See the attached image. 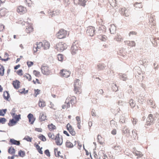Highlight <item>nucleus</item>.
I'll return each instance as SVG.
<instances>
[{"mask_svg":"<svg viewBox=\"0 0 159 159\" xmlns=\"http://www.w3.org/2000/svg\"><path fill=\"white\" fill-rule=\"evenodd\" d=\"M48 136L49 138L52 139H54L55 138V136L52 133H49L48 134Z\"/></svg>","mask_w":159,"mask_h":159,"instance_id":"nucleus-48","label":"nucleus"},{"mask_svg":"<svg viewBox=\"0 0 159 159\" xmlns=\"http://www.w3.org/2000/svg\"><path fill=\"white\" fill-rule=\"evenodd\" d=\"M42 47V42H37L35 45H34L33 47V51L34 53L38 51H39L40 49Z\"/></svg>","mask_w":159,"mask_h":159,"instance_id":"nucleus-13","label":"nucleus"},{"mask_svg":"<svg viewBox=\"0 0 159 159\" xmlns=\"http://www.w3.org/2000/svg\"><path fill=\"white\" fill-rule=\"evenodd\" d=\"M13 119H15V120L17 122H18L20 119H21L20 115V114L18 115H16L14 116H13Z\"/></svg>","mask_w":159,"mask_h":159,"instance_id":"nucleus-40","label":"nucleus"},{"mask_svg":"<svg viewBox=\"0 0 159 159\" xmlns=\"http://www.w3.org/2000/svg\"><path fill=\"white\" fill-rule=\"evenodd\" d=\"M18 155L20 157H23L25 155V152L23 151L20 150L18 152Z\"/></svg>","mask_w":159,"mask_h":159,"instance_id":"nucleus-46","label":"nucleus"},{"mask_svg":"<svg viewBox=\"0 0 159 159\" xmlns=\"http://www.w3.org/2000/svg\"><path fill=\"white\" fill-rule=\"evenodd\" d=\"M70 3V0H64V4L65 6H67Z\"/></svg>","mask_w":159,"mask_h":159,"instance_id":"nucleus-59","label":"nucleus"},{"mask_svg":"<svg viewBox=\"0 0 159 159\" xmlns=\"http://www.w3.org/2000/svg\"><path fill=\"white\" fill-rule=\"evenodd\" d=\"M35 147L38 150V152L41 154H43V151H42V148H40V146L38 144L35 146Z\"/></svg>","mask_w":159,"mask_h":159,"instance_id":"nucleus-38","label":"nucleus"},{"mask_svg":"<svg viewBox=\"0 0 159 159\" xmlns=\"http://www.w3.org/2000/svg\"><path fill=\"white\" fill-rule=\"evenodd\" d=\"M3 95L4 98L6 100H8V98L10 97V95L8 92L7 91L4 92Z\"/></svg>","mask_w":159,"mask_h":159,"instance_id":"nucleus-33","label":"nucleus"},{"mask_svg":"<svg viewBox=\"0 0 159 159\" xmlns=\"http://www.w3.org/2000/svg\"><path fill=\"white\" fill-rule=\"evenodd\" d=\"M78 44H73L71 48V53L73 54H75L78 52V50L79 49V47H78Z\"/></svg>","mask_w":159,"mask_h":159,"instance_id":"nucleus-16","label":"nucleus"},{"mask_svg":"<svg viewBox=\"0 0 159 159\" xmlns=\"http://www.w3.org/2000/svg\"><path fill=\"white\" fill-rule=\"evenodd\" d=\"M154 17V16H151L149 19L150 24H151L152 25H155V23L154 22L155 20Z\"/></svg>","mask_w":159,"mask_h":159,"instance_id":"nucleus-30","label":"nucleus"},{"mask_svg":"<svg viewBox=\"0 0 159 159\" xmlns=\"http://www.w3.org/2000/svg\"><path fill=\"white\" fill-rule=\"evenodd\" d=\"M4 68L3 66H2L0 68V75L3 76L4 75Z\"/></svg>","mask_w":159,"mask_h":159,"instance_id":"nucleus-45","label":"nucleus"},{"mask_svg":"<svg viewBox=\"0 0 159 159\" xmlns=\"http://www.w3.org/2000/svg\"><path fill=\"white\" fill-rule=\"evenodd\" d=\"M129 103L130 106L132 108H133L135 106L136 104L133 99H131L129 101Z\"/></svg>","mask_w":159,"mask_h":159,"instance_id":"nucleus-41","label":"nucleus"},{"mask_svg":"<svg viewBox=\"0 0 159 159\" xmlns=\"http://www.w3.org/2000/svg\"><path fill=\"white\" fill-rule=\"evenodd\" d=\"M25 2L29 7H32L33 5V3L31 0H25Z\"/></svg>","mask_w":159,"mask_h":159,"instance_id":"nucleus-29","label":"nucleus"},{"mask_svg":"<svg viewBox=\"0 0 159 159\" xmlns=\"http://www.w3.org/2000/svg\"><path fill=\"white\" fill-rule=\"evenodd\" d=\"M24 77L29 81H30L31 80V77L29 74H25L24 75Z\"/></svg>","mask_w":159,"mask_h":159,"instance_id":"nucleus-43","label":"nucleus"},{"mask_svg":"<svg viewBox=\"0 0 159 159\" xmlns=\"http://www.w3.org/2000/svg\"><path fill=\"white\" fill-rule=\"evenodd\" d=\"M48 128L49 131H53L57 129L56 126L52 123L49 124L48 125Z\"/></svg>","mask_w":159,"mask_h":159,"instance_id":"nucleus-24","label":"nucleus"},{"mask_svg":"<svg viewBox=\"0 0 159 159\" xmlns=\"http://www.w3.org/2000/svg\"><path fill=\"white\" fill-rule=\"evenodd\" d=\"M39 106L41 108H43L46 105V102L43 99L40 98L38 102Z\"/></svg>","mask_w":159,"mask_h":159,"instance_id":"nucleus-18","label":"nucleus"},{"mask_svg":"<svg viewBox=\"0 0 159 159\" xmlns=\"http://www.w3.org/2000/svg\"><path fill=\"white\" fill-rule=\"evenodd\" d=\"M60 13V10H57L55 11L49 9L48 10L47 13L50 18L58 15Z\"/></svg>","mask_w":159,"mask_h":159,"instance_id":"nucleus-3","label":"nucleus"},{"mask_svg":"<svg viewBox=\"0 0 159 159\" xmlns=\"http://www.w3.org/2000/svg\"><path fill=\"white\" fill-rule=\"evenodd\" d=\"M8 152L11 154H13L15 152V149L12 147H11L8 150Z\"/></svg>","mask_w":159,"mask_h":159,"instance_id":"nucleus-36","label":"nucleus"},{"mask_svg":"<svg viewBox=\"0 0 159 159\" xmlns=\"http://www.w3.org/2000/svg\"><path fill=\"white\" fill-rule=\"evenodd\" d=\"M12 85L15 89H18L20 87V82L19 81L16 80L13 81Z\"/></svg>","mask_w":159,"mask_h":159,"instance_id":"nucleus-22","label":"nucleus"},{"mask_svg":"<svg viewBox=\"0 0 159 159\" xmlns=\"http://www.w3.org/2000/svg\"><path fill=\"white\" fill-rule=\"evenodd\" d=\"M6 109L0 110V116H4L6 113Z\"/></svg>","mask_w":159,"mask_h":159,"instance_id":"nucleus-53","label":"nucleus"},{"mask_svg":"<svg viewBox=\"0 0 159 159\" xmlns=\"http://www.w3.org/2000/svg\"><path fill=\"white\" fill-rule=\"evenodd\" d=\"M17 122L15 120V119H12L9 120L8 123V125L10 126H12L15 125Z\"/></svg>","mask_w":159,"mask_h":159,"instance_id":"nucleus-26","label":"nucleus"},{"mask_svg":"<svg viewBox=\"0 0 159 159\" xmlns=\"http://www.w3.org/2000/svg\"><path fill=\"white\" fill-rule=\"evenodd\" d=\"M27 64L28 67H30L33 65V62L32 61H28L27 62Z\"/></svg>","mask_w":159,"mask_h":159,"instance_id":"nucleus-63","label":"nucleus"},{"mask_svg":"<svg viewBox=\"0 0 159 159\" xmlns=\"http://www.w3.org/2000/svg\"><path fill=\"white\" fill-rule=\"evenodd\" d=\"M137 34V33L135 31H132L129 32V36L132 35H136Z\"/></svg>","mask_w":159,"mask_h":159,"instance_id":"nucleus-56","label":"nucleus"},{"mask_svg":"<svg viewBox=\"0 0 159 159\" xmlns=\"http://www.w3.org/2000/svg\"><path fill=\"white\" fill-rule=\"evenodd\" d=\"M135 43L134 41H129V46L130 47H134L135 46Z\"/></svg>","mask_w":159,"mask_h":159,"instance_id":"nucleus-55","label":"nucleus"},{"mask_svg":"<svg viewBox=\"0 0 159 159\" xmlns=\"http://www.w3.org/2000/svg\"><path fill=\"white\" fill-rule=\"evenodd\" d=\"M42 73L44 75H49L51 73V70L48 66H43L41 68Z\"/></svg>","mask_w":159,"mask_h":159,"instance_id":"nucleus-4","label":"nucleus"},{"mask_svg":"<svg viewBox=\"0 0 159 159\" xmlns=\"http://www.w3.org/2000/svg\"><path fill=\"white\" fill-rule=\"evenodd\" d=\"M134 6L137 9L142 8L143 7L141 3L136 2L134 4Z\"/></svg>","mask_w":159,"mask_h":159,"instance_id":"nucleus-27","label":"nucleus"},{"mask_svg":"<svg viewBox=\"0 0 159 159\" xmlns=\"http://www.w3.org/2000/svg\"><path fill=\"white\" fill-rule=\"evenodd\" d=\"M98 142L100 143H102L103 141V139L102 138L101 135H98Z\"/></svg>","mask_w":159,"mask_h":159,"instance_id":"nucleus-49","label":"nucleus"},{"mask_svg":"<svg viewBox=\"0 0 159 159\" xmlns=\"http://www.w3.org/2000/svg\"><path fill=\"white\" fill-rule=\"evenodd\" d=\"M42 47L44 49H47L49 48L50 44L46 40H44L42 42Z\"/></svg>","mask_w":159,"mask_h":159,"instance_id":"nucleus-20","label":"nucleus"},{"mask_svg":"<svg viewBox=\"0 0 159 159\" xmlns=\"http://www.w3.org/2000/svg\"><path fill=\"white\" fill-rule=\"evenodd\" d=\"M115 39L117 41H120L122 39L121 36L120 35H117V36L115 38Z\"/></svg>","mask_w":159,"mask_h":159,"instance_id":"nucleus-54","label":"nucleus"},{"mask_svg":"<svg viewBox=\"0 0 159 159\" xmlns=\"http://www.w3.org/2000/svg\"><path fill=\"white\" fill-rule=\"evenodd\" d=\"M33 82L34 84H41L42 83V82L41 81L37 79H36L35 80H33Z\"/></svg>","mask_w":159,"mask_h":159,"instance_id":"nucleus-57","label":"nucleus"},{"mask_svg":"<svg viewBox=\"0 0 159 159\" xmlns=\"http://www.w3.org/2000/svg\"><path fill=\"white\" fill-rule=\"evenodd\" d=\"M67 35V32L63 29H61L56 34L57 37L59 39H62L66 38Z\"/></svg>","mask_w":159,"mask_h":159,"instance_id":"nucleus-1","label":"nucleus"},{"mask_svg":"<svg viewBox=\"0 0 159 159\" xmlns=\"http://www.w3.org/2000/svg\"><path fill=\"white\" fill-rule=\"evenodd\" d=\"M38 138L42 141H45L46 140V139L45 137L43 135H39L38 136Z\"/></svg>","mask_w":159,"mask_h":159,"instance_id":"nucleus-50","label":"nucleus"},{"mask_svg":"<svg viewBox=\"0 0 159 159\" xmlns=\"http://www.w3.org/2000/svg\"><path fill=\"white\" fill-rule=\"evenodd\" d=\"M120 12L121 15L126 17H128L130 15L129 9L125 7L120 8Z\"/></svg>","mask_w":159,"mask_h":159,"instance_id":"nucleus-8","label":"nucleus"},{"mask_svg":"<svg viewBox=\"0 0 159 159\" xmlns=\"http://www.w3.org/2000/svg\"><path fill=\"white\" fill-rule=\"evenodd\" d=\"M80 81V80L79 79H76L74 82V87H76L79 85V82Z\"/></svg>","mask_w":159,"mask_h":159,"instance_id":"nucleus-51","label":"nucleus"},{"mask_svg":"<svg viewBox=\"0 0 159 159\" xmlns=\"http://www.w3.org/2000/svg\"><path fill=\"white\" fill-rule=\"evenodd\" d=\"M98 37L102 41H105L107 39V37L105 35H98Z\"/></svg>","mask_w":159,"mask_h":159,"instance_id":"nucleus-32","label":"nucleus"},{"mask_svg":"<svg viewBox=\"0 0 159 159\" xmlns=\"http://www.w3.org/2000/svg\"><path fill=\"white\" fill-rule=\"evenodd\" d=\"M34 31V28L33 24L29 23L26 27L25 31L28 34H30Z\"/></svg>","mask_w":159,"mask_h":159,"instance_id":"nucleus-14","label":"nucleus"},{"mask_svg":"<svg viewBox=\"0 0 159 159\" xmlns=\"http://www.w3.org/2000/svg\"><path fill=\"white\" fill-rule=\"evenodd\" d=\"M16 11L19 14L23 15L27 12V9L24 6L20 5L17 7Z\"/></svg>","mask_w":159,"mask_h":159,"instance_id":"nucleus-5","label":"nucleus"},{"mask_svg":"<svg viewBox=\"0 0 159 159\" xmlns=\"http://www.w3.org/2000/svg\"><path fill=\"white\" fill-rule=\"evenodd\" d=\"M148 104L149 105H154L153 107L155 108V104L154 103L153 100L152 99H150L148 100L147 102Z\"/></svg>","mask_w":159,"mask_h":159,"instance_id":"nucleus-35","label":"nucleus"},{"mask_svg":"<svg viewBox=\"0 0 159 159\" xmlns=\"http://www.w3.org/2000/svg\"><path fill=\"white\" fill-rule=\"evenodd\" d=\"M27 117L29 119V121L30 123L31 124H33L35 120V119L33 115L31 113H30L28 115Z\"/></svg>","mask_w":159,"mask_h":159,"instance_id":"nucleus-19","label":"nucleus"},{"mask_svg":"<svg viewBox=\"0 0 159 159\" xmlns=\"http://www.w3.org/2000/svg\"><path fill=\"white\" fill-rule=\"evenodd\" d=\"M66 48V45L65 43L60 42L57 44L56 49L58 51L62 52Z\"/></svg>","mask_w":159,"mask_h":159,"instance_id":"nucleus-2","label":"nucleus"},{"mask_svg":"<svg viewBox=\"0 0 159 159\" xmlns=\"http://www.w3.org/2000/svg\"><path fill=\"white\" fill-rule=\"evenodd\" d=\"M34 94L35 97H36L40 93V90L39 89H35L34 90Z\"/></svg>","mask_w":159,"mask_h":159,"instance_id":"nucleus-42","label":"nucleus"},{"mask_svg":"<svg viewBox=\"0 0 159 159\" xmlns=\"http://www.w3.org/2000/svg\"><path fill=\"white\" fill-rule=\"evenodd\" d=\"M6 121V119L4 118H0V123L4 124Z\"/></svg>","mask_w":159,"mask_h":159,"instance_id":"nucleus-58","label":"nucleus"},{"mask_svg":"<svg viewBox=\"0 0 159 159\" xmlns=\"http://www.w3.org/2000/svg\"><path fill=\"white\" fill-rule=\"evenodd\" d=\"M95 27L92 26H89L87 28L86 33L88 35L93 36L95 34Z\"/></svg>","mask_w":159,"mask_h":159,"instance_id":"nucleus-7","label":"nucleus"},{"mask_svg":"<svg viewBox=\"0 0 159 159\" xmlns=\"http://www.w3.org/2000/svg\"><path fill=\"white\" fill-rule=\"evenodd\" d=\"M7 13V10L5 9H2L0 10V16H4Z\"/></svg>","mask_w":159,"mask_h":159,"instance_id":"nucleus-31","label":"nucleus"},{"mask_svg":"<svg viewBox=\"0 0 159 159\" xmlns=\"http://www.w3.org/2000/svg\"><path fill=\"white\" fill-rule=\"evenodd\" d=\"M74 90L75 93L77 94H80L82 93V89L81 88L78 86L74 87Z\"/></svg>","mask_w":159,"mask_h":159,"instance_id":"nucleus-23","label":"nucleus"},{"mask_svg":"<svg viewBox=\"0 0 159 159\" xmlns=\"http://www.w3.org/2000/svg\"><path fill=\"white\" fill-rule=\"evenodd\" d=\"M154 120L153 115L151 114H149L145 125L148 126L152 125L154 123Z\"/></svg>","mask_w":159,"mask_h":159,"instance_id":"nucleus-10","label":"nucleus"},{"mask_svg":"<svg viewBox=\"0 0 159 159\" xmlns=\"http://www.w3.org/2000/svg\"><path fill=\"white\" fill-rule=\"evenodd\" d=\"M54 140L57 145L60 146L62 145L63 143V139L61 136H60L59 134L56 135Z\"/></svg>","mask_w":159,"mask_h":159,"instance_id":"nucleus-6","label":"nucleus"},{"mask_svg":"<svg viewBox=\"0 0 159 159\" xmlns=\"http://www.w3.org/2000/svg\"><path fill=\"white\" fill-rule=\"evenodd\" d=\"M74 3L76 4L80 5L83 6H85L86 0H74Z\"/></svg>","mask_w":159,"mask_h":159,"instance_id":"nucleus-17","label":"nucleus"},{"mask_svg":"<svg viewBox=\"0 0 159 159\" xmlns=\"http://www.w3.org/2000/svg\"><path fill=\"white\" fill-rule=\"evenodd\" d=\"M110 125L111 127H113L114 126H116V122L113 120H111L110 121Z\"/></svg>","mask_w":159,"mask_h":159,"instance_id":"nucleus-61","label":"nucleus"},{"mask_svg":"<svg viewBox=\"0 0 159 159\" xmlns=\"http://www.w3.org/2000/svg\"><path fill=\"white\" fill-rule=\"evenodd\" d=\"M16 73L20 76H22L23 75V70L22 69H19V70L15 71Z\"/></svg>","mask_w":159,"mask_h":159,"instance_id":"nucleus-37","label":"nucleus"},{"mask_svg":"<svg viewBox=\"0 0 159 159\" xmlns=\"http://www.w3.org/2000/svg\"><path fill=\"white\" fill-rule=\"evenodd\" d=\"M44 153L48 157L50 156V153L48 150L47 149L45 150L44 151Z\"/></svg>","mask_w":159,"mask_h":159,"instance_id":"nucleus-60","label":"nucleus"},{"mask_svg":"<svg viewBox=\"0 0 159 159\" xmlns=\"http://www.w3.org/2000/svg\"><path fill=\"white\" fill-rule=\"evenodd\" d=\"M66 128L67 129L69 132L70 133L72 136H75L76 135V132L74 128L72 126L69 124L68 123L66 126Z\"/></svg>","mask_w":159,"mask_h":159,"instance_id":"nucleus-11","label":"nucleus"},{"mask_svg":"<svg viewBox=\"0 0 159 159\" xmlns=\"http://www.w3.org/2000/svg\"><path fill=\"white\" fill-rule=\"evenodd\" d=\"M66 147L68 148H72L73 147V144L69 141L67 140L66 143Z\"/></svg>","mask_w":159,"mask_h":159,"instance_id":"nucleus-28","label":"nucleus"},{"mask_svg":"<svg viewBox=\"0 0 159 159\" xmlns=\"http://www.w3.org/2000/svg\"><path fill=\"white\" fill-rule=\"evenodd\" d=\"M10 142L11 144H14L17 145H19L20 144V142L19 141H17L14 139H11L10 140Z\"/></svg>","mask_w":159,"mask_h":159,"instance_id":"nucleus-25","label":"nucleus"},{"mask_svg":"<svg viewBox=\"0 0 159 159\" xmlns=\"http://www.w3.org/2000/svg\"><path fill=\"white\" fill-rule=\"evenodd\" d=\"M66 99V102H69L72 106L75 105L76 102V98L75 96L68 97Z\"/></svg>","mask_w":159,"mask_h":159,"instance_id":"nucleus-12","label":"nucleus"},{"mask_svg":"<svg viewBox=\"0 0 159 159\" xmlns=\"http://www.w3.org/2000/svg\"><path fill=\"white\" fill-rule=\"evenodd\" d=\"M133 152L136 156H137V158L141 157L143 156V154L141 152L138 151L135 149H134Z\"/></svg>","mask_w":159,"mask_h":159,"instance_id":"nucleus-21","label":"nucleus"},{"mask_svg":"<svg viewBox=\"0 0 159 159\" xmlns=\"http://www.w3.org/2000/svg\"><path fill=\"white\" fill-rule=\"evenodd\" d=\"M116 29V28L115 26L113 25H111V27L109 29L111 33H113L115 31Z\"/></svg>","mask_w":159,"mask_h":159,"instance_id":"nucleus-39","label":"nucleus"},{"mask_svg":"<svg viewBox=\"0 0 159 159\" xmlns=\"http://www.w3.org/2000/svg\"><path fill=\"white\" fill-rule=\"evenodd\" d=\"M15 111H16L15 108H13V109L12 110V112L11 113V114L12 116H13L15 115Z\"/></svg>","mask_w":159,"mask_h":159,"instance_id":"nucleus-64","label":"nucleus"},{"mask_svg":"<svg viewBox=\"0 0 159 159\" xmlns=\"http://www.w3.org/2000/svg\"><path fill=\"white\" fill-rule=\"evenodd\" d=\"M39 120L41 122L47 120V116L44 112H42L40 113Z\"/></svg>","mask_w":159,"mask_h":159,"instance_id":"nucleus-15","label":"nucleus"},{"mask_svg":"<svg viewBox=\"0 0 159 159\" xmlns=\"http://www.w3.org/2000/svg\"><path fill=\"white\" fill-rule=\"evenodd\" d=\"M33 73L36 76L39 77L40 76V72L36 70H34Z\"/></svg>","mask_w":159,"mask_h":159,"instance_id":"nucleus-47","label":"nucleus"},{"mask_svg":"<svg viewBox=\"0 0 159 159\" xmlns=\"http://www.w3.org/2000/svg\"><path fill=\"white\" fill-rule=\"evenodd\" d=\"M57 58L59 61H62L64 59L63 56L61 54H59L57 55Z\"/></svg>","mask_w":159,"mask_h":159,"instance_id":"nucleus-44","label":"nucleus"},{"mask_svg":"<svg viewBox=\"0 0 159 159\" xmlns=\"http://www.w3.org/2000/svg\"><path fill=\"white\" fill-rule=\"evenodd\" d=\"M60 76L62 77L67 78L70 75V71L66 69H62L60 72Z\"/></svg>","mask_w":159,"mask_h":159,"instance_id":"nucleus-9","label":"nucleus"},{"mask_svg":"<svg viewBox=\"0 0 159 159\" xmlns=\"http://www.w3.org/2000/svg\"><path fill=\"white\" fill-rule=\"evenodd\" d=\"M32 138L28 136H26L24 138V139L26 140L27 141L31 142L32 141Z\"/></svg>","mask_w":159,"mask_h":159,"instance_id":"nucleus-52","label":"nucleus"},{"mask_svg":"<svg viewBox=\"0 0 159 159\" xmlns=\"http://www.w3.org/2000/svg\"><path fill=\"white\" fill-rule=\"evenodd\" d=\"M110 3L112 7H116L117 5L116 0H111L110 1Z\"/></svg>","mask_w":159,"mask_h":159,"instance_id":"nucleus-34","label":"nucleus"},{"mask_svg":"<svg viewBox=\"0 0 159 159\" xmlns=\"http://www.w3.org/2000/svg\"><path fill=\"white\" fill-rule=\"evenodd\" d=\"M5 26L2 24H0V32L2 31L4 29Z\"/></svg>","mask_w":159,"mask_h":159,"instance_id":"nucleus-62","label":"nucleus"}]
</instances>
